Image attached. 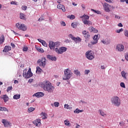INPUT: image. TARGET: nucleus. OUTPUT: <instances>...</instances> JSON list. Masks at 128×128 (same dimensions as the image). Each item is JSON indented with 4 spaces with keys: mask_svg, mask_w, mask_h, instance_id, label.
<instances>
[{
    "mask_svg": "<svg viewBox=\"0 0 128 128\" xmlns=\"http://www.w3.org/2000/svg\"><path fill=\"white\" fill-rule=\"evenodd\" d=\"M46 59L44 57H42L40 59H38L37 61V64H39L41 68H44L46 66Z\"/></svg>",
    "mask_w": 128,
    "mask_h": 128,
    "instance_id": "nucleus-5",
    "label": "nucleus"
},
{
    "mask_svg": "<svg viewBox=\"0 0 128 128\" xmlns=\"http://www.w3.org/2000/svg\"><path fill=\"white\" fill-rule=\"evenodd\" d=\"M34 82V79H32V78H30V79H29V80H28V82Z\"/></svg>",
    "mask_w": 128,
    "mask_h": 128,
    "instance_id": "nucleus-57",
    "label": "nucleus"
},
{
    "mask_svg": "<svg viewBox=\"0 0 128 128\" xmlns=\"http://www.w3.org/2000/svg\"><path fill=\"white\" fill-rule=\"evenodd\" d=\"M82 8H83V10H86V6H84V4H82Z\"/></svg>",
    "mask_w": 128,
    "mask_h": 128,
    "instance_id": "nucleus-60",
    "label": "nucleus"
},
{
    "mask_svg": "<svg viewBox=\"0 0 128 128\" xmlns=\"http://www.w3.org/2000/svg\"><path fill=\"white\" fill-rule=\"evenodd\" d=\"M64 124L66 126H69L70 125V121H68V120H64Z\"/></svg>",
    "mask_w": 128,
    "mask_h": 128,
    "instance_id": "nucleus-42",
    "label": "nucleus"
},
{
    "mask_svg": "<svg viewBox=\"0 0 128 128\" xmlns=\"http://www.w3.org/2000/svg\"><path fill=\"white\" fill-rule=\"evenodd\" d=\"M28 48L27 46H24L23 48V52H28Z\"/></svg>",
    "mask_w": 128,
    "mask_h": 128,
    "instance_id": "nucleus-47",
    "label": "nucleus"
},
{
    "mask_svg": "<svg viewBox=\"0 0 128 128\" xmlns=\"http://www.w3.org/2000/svg\"><path fill=\"white\" fill-rule=\"evenodd\" d=\"M72 26L74 28H76V27L78 26V23L76 22H72L71 24Z\"/></svg>",
    "mask_w": 128,
    "mask_h": 128,
    "instance_id": "nucleus-34",
    "label": "nucleus"
},
{
    "mask_svg": "<svg viewBox=\"0 0 128 128\" xmlns=\"http://www.w3.org/2000/svg\"><path fill=\"white\" fill-rule=\"evenodd\" d=\"M100 116H106V113H104V111L102 110H98Z\"/></svg>",
    "mask_w": 128,
    "mask_h": 128,
    "instance_id": "nucleus-26",
    "label": "nucleus"
},
{
    "mask_svg": "<svg viewBox=\"0 0 128 128\" xmlns=\"http://www.w3.org/2000/svg\"><path fill=\"white\" fill-rule=\"evenodd\" d=\"M44 96V94L42 92H38L36 93L33 95V96H36V98H42V96Z\"/></svg>",
    "mask_w": 128,
    "mask_h": 128,
    "instance_id": "nucleus-15",
    "label": "nucleus"
},
{
    "mask_svg": "<svg viewBox=\"0 0 128 128\" xmlns=\"http://www.w3.org/2000/svg\"><path fill=\"white\" fill-rule=\"evenodd\" d=\"M4 42V36L2 35L0 36V44H2Z\"/></svg>",
    "mask_w": 128,
    "mask_h": 128,
    "instance_id": "nucleus-24",
    "label": "nucleus"
},
{
    "mask_svg": "<svg viewBox=\"0 0 128 128\" xmlns=\"http://www.w3.org/2000/svg\"><path fill=\"white\" fill-rule=\"evenodd\" d=\"M57 8H58V10H62V12H66V8H64V6L62 4H58L57 6Z\"/></svg>",
    "mask_w": 128,
    "mask_h": 128,
    "instance_id": "nucleus-18",
    "label": "nucleus"
},
{
    "mask_svg": "<svg viewBox=\"0 0 128 128\" xmlns=\"http://www.w3.org/2000/svg\"><path fill=\"white\" fill-rule=\"evenodd\" d=\"M115 18H117L118 20H120V16H118V15H116L115 16Z\"/></svg>",
    "mask_w": 128,
    "mask_h": 128,
    "instance_id": "nucleus-56",
    "label": "nucleus"
},
{
    "mask_svg": "<svg viewBox=\"0 0 128 128\" xmlns=\"http://www.w3.org/2000/svg\"><path fill=\"white\" fill-rule=\"evenodd\" d=\"M125 58L128 62V53L125 54Z\"/></svg>",
    "mask_w": 128,
    "mask_h": 128,
    "instance_id": "nucleus-53",
    "label": "nucleus"
},
{
    "mask_svg": "<svg viewBox=\"0 0 128 128\" xmlns=\"http://www.w3.org/2000/svg\"><path fill=\"white\" fill-rule=\"evenodd\" d=\"M14 100H18L20 98V94H15L13 96Z\"/></svg>",
    "mask_w": 128,
    "mask_h": 128,
    "instance_id": "nucleus-28",
    "label": "nucleus"
},
{
    "mask_svg": "<svg viewBox=\"0 0 128 128\" xmlns=\"http://www.w3.org/2000/svg\"><path fill=\"white\" fill-rule=\"evenodd\" d=\"M74 74H76V76H80V72L78 70H74Z\"/></svg>",
    "mask_w": 128,
    "mask_h": 128,
    "instance_id": "nucleus-30",
    "label": "nucleus"
},
{
    "mask_svg": "<svg viewBox=\"0 0 128 128\" xmlns=\"http://www.w3.org/2000/svg\"><path fill=\"white\" fill-rule=\"evenodd\" d=\"M69 38H72V40H76V37L74 36H72V34H69Z\"/></svg>",
    "mask_w": 128,
    "mask_h": 128,
    "instance_id": "nucleus-40",
    "label": "nucleus"
},
{
    "mask_svg": "<svg viewBox=\"0 0 128 128\" xmlns=\"http://www.w3.org/2000/svg\"><path fill=\"white\" fill-rule=\"evenodd\" d=\"M22 10H28V6H22Z\"/></svg>",
    "mask_w": 128,
    "mask_h": 128,
    "instance_id": "nucleus-45",
    "label": "nucleus"
},
{
    "mask_svg": "<svg viewBox=\"0 0 128 128\" xmlns=\"http://www.w3.org/2000/svg\"><path fill=\"white\" fill-rule=\"evenodd\" d=\"M37 50H38L39 52H44V50L42 48H38Z\"/></svg>",
    "mask_w": 128,
    "mask_h": 128,
    "instance_id": "nucleus-39",
    "label": "nucleus"
},
{
    "mask_svg": "<svg viewBox=\"0 0 128 128\" xmlns=\"http://www.w3.org/2000/svg\"><path fill=\"white\" fill-rule=\"evenodd\" d=\"M32 72H26V70H24L23 76L24 78H32Z\"/></svg>",
    "mask_w": 128,
    "mask_h": 128,
    "instance_id": "nucleus-9",
    "label": "nucleus"
},
{
    "mask_svg": "<svg viewBox=\"0 0 128 128\" xmlns=\"http://www.w3.org/2000/svg\"><path fill=\"white\" fill-rule=\"evenodd\" d=\"M92 44L91 43L90 44H88V46H89V48H92Z\"/></svg>",
    "mask_w": 128,
    "mask_h": 128,
    "instance_id": "nucleus-63",
    "label": "nucleus"
},
{
    "mask_svg": "<svg viewBox=\"0 0 128 128\" xmlns=\"http://www.w3.org/2000/svg\"><path fill=\"white\" fill-rule=\"evenodd\" d=\"M124 32V29L122 28H121L120 30H116V32L118 34H120V32Z\"/></svg>",
    "mask_w": 128,
    "mask_h": 128,
    "instance_id": "nucleus-49",
    "label": "nucleus"
},
{
    "mask_svg": "<svg viewBox=\"0 0 128 128\" xmlns=\"http://www.w3.org/2000/svg\"><path fill=\"white\" fill-rule=\"evenodd\" d=\"M42 72V70L40 68V66H38L36 68V72L38 74H40Z\"/></svg>",
    "mask_w": 128,
    "mask_h": 128,
    "instance_id": "nucleus-27",
    "label": "nucleus"
},
{
    "mask_svg": "<svg viewBox=\"0 0 128 128\" xmlns=\"http://www.w3.org/2000/svg\"><path fill=\"white\" fill-rule=\"evenodd\" d=\"M33 124L36 126H40V124H42L40 119H36V120H34L33 122Z\"/></svg>",
    "mask_w": 128,
    "mask_h": 128,
    "instance_id": "nucleus-13",
    "label": "nucleus"
},
{
    "mask_svg": "<svg viewBox=\"0 0 128 128\" xmlns=\"http://www.w3.org/2000/svg\"><path fill=\"white\" fill-rule=\"evenodd\" d=\"M74 42H82V38H80V37H76V39Z\"/></svg>",
    "mask_w": 128,
    "mask_h": 128,
    "instance_id": "nucleus-37",
    "label": "nucleus"
},
{
    "mask_svg": "<svg viewBox=\"0 0 128 128\" xmlns=\"http://www.w3.org/2000/svg\"><path fill=\"white\" fill-rule=\"evenodd\" d=\"M0 110L2 112H8V110L6 107L0 106Z\"/></svg>",
    "mask_w": 128,
    "mask_h": 128,
    "instance_id": "nucleus-29",
    "label": "nucleus"
},
{
    "mask_svg": "<svg viewBox=\"0 0 128 128\" xmlns=\"http://www.w3.org/2000/svg\"><path fill=\"white\" fill-rule=\"evenodd\" d=\"M16 26L17 28H18V30H21L23 31L26 30V26L24 24H20L17 23L16 24Z\"/></svg>",
    "mask_w": 128,
    "mask_h": 128,
    "instance_id": "nucleus-8",
    "label": "nucleus"
},
{
    "mask_svg": "<svg viewBox=\"0 0 128 128\" xmlns=\"http://www.w3.org/2000/svg\"><path fill=\"white\" fill-rule=\"evenodd\" d=\"M61 24H62V26H66V22H61Z\"/></svg>",
    "mask_w": 128,
    "mask_h": 128,
    "instance_id": "nucleus-55",
    "label": "nucleus"
},
{
    "mask_svg": "<svg viewBox=\"0 0 128 128\" xmlns=\"http://www.w3.org/2000/svg\"><path fill=\"white\" fill-rule=\"evenodd\" d=\"M82 34L88 40V38H90V33L88 32H86V30H83L82 32Z\"/></svg>",
    "mask_w": 128,
    "mask_h": 128,
    "instance_id": "nucleus-12",
    "label": "nucleus"
},
{
    "mask_svg": "<svg viewBox=\"0 0 128 128\" xmlns=\"http://www.w3.org/2000/svg\"><path fill=\"white\" fill-rule=\"evenodd\" d=\"M72 76V72L70 69L67 68L64 70V76L62 78L64 80H68Z\"/></svg>",
    "mask_w": 128,
    "mask_h": 128,
    "instance_id": "nucleus-2",
    "label": "nucleus"
},
{
    "mask_svg": "<svg viewBox=\"0 0 128 128\" xmlns=\"http://www.w3.org/2000/svg\"><path fill=\"white\" fill-rule=\"evenodd\" d=\"M60 44V42H54L52 41L49 42V48L53 50H56V48H58Z\"/></svg>",
    "mask_w": 128,
    "mask_h": 128,
    "instance_id": "nucleus-4",
    "label": "nucleus"
},
{
    "mask_svg": "<svg viewBox=\"0 0 128 128\" xmlns=\"http://www.w3.org/2000/svg\"><path fill=\"white\" fill-rule=\"evenodd\" d=\"M116 48L118 52H122L124 50V46L122 44H118Z\"/></svg>",
    "mask_w": 128,
    "mask_h": 128,
    "instance_id": "nucleus-11",
    "label": "nucleus"
},
{
    "mask_svg": "<svg viewBox=\"0 0 128 128\" xmlns=\"http://www.w3.org/2000/svg\"><path fill=\"white\" fill-rule=\"evenodd\" d=\"M111 102L112 104H114L116 106H120V99L118 96H115L112 98Z\"/></svg>",
    "mask_w": 128,
    "mask_h": 128,
    "instance_id": "nucleus-3",
    "label": "nucleus"
},
{
    "mask_svg": "<svg viewBox=\"0 0 128 128\" xmlns=\"http://www.w3.org/2000/svg\"><path fill=\"white\" fill-rule=\"evenodd\" d=\"M66 47H61L59 49L58 48H55V52H57V54H62L63 52H66Z\"/></svg>",
    "mask_w": 128,
    "mask_h": 128,
    "instance_id": "nucleus-7",
    "label": "nucleus"
},
{
    "mask_svg": "<svg viewBox=\"0 0 128 128\" xmlns=\"http://www.w3.org/2000/svg\"><path fill=\"white\" fill-rule=\"evenodd\" d=\"M48 60H56V56H50V54H48L46 56Z\"/></svg>",
    "mask_w": 128,
    "mask_h": 128,
    "instance_id": "nucleus-22",
    "label": "nucleus"
},
{
    "mask_svg": "<svg viewBox=\"0 0 128 128\" xmlns=\"http://www.w3.org/2000/svg\"><path fill=\"white\" fill-rule=\"evenodd\" d=\"M91 10L92 12H95V14H100V12L98 10H95L94 9H91Z\"/></svg>",
    "mask_w": 128,
    "mask_h": 128,
    "instance_id": "nucleus-36",
    "label": "nucleus"
},
{
    "mask_svg": "<svg viewBox=\"0 0 128 128\" xmlns=\"http://www.w3.org/2000/svg\"><path fill=\"white\" fill-rule=\"evenodd\" d=\"M128 73L124 72V71H122L121 72V74L122 76V78H124L125 80H126V74Z\"/></svg>",
    "mask_w": 128,
    "mask_h": 128,
    "instance_id": "nucleus-25",
    "label": "nucleus"
},
{
    "mask_svg": "<svg viewBox=\"0 0 128 128\" xmlns=\"http://www.w3.org/2000/svg\"><path fill=\"white\" fill-rule=\"evenodd\" d=\"M120 124L121 126H124V124H125V123L124 122H120Z\"/></svg>",
    "mask_w": 128,
    "mask_h": 128,
    "instance_id": "nucleus-52",
    "label": "nucleus"
},
{
    "mask_svg": "<svg viewBox=\"0 0 128 128\" xmlns=\"http://www.w3.org/2000/svg\"><path fill=\"white\" fill-rule=\"evenodd\" d=\"M84 24H88V26H90L92 25V22L86 20H82Z\"/></svg>",
    "mask_w": 128,
    "mask_h": 128,
    "instance_id": "nucleus-16",
    "label": "nucleus"
},
{
    "mask_svg": "<svg viewBox=\"0 0 128 128\" xmlns=\"http://www.w3.org/2000/svg\"><path fill=\"white\" fill-rule=\"evenodd\" d=\"M74 114H80V110L76 108L75 110H74Z\"/></svg>",
    "mask_w": 128,
    "mask_h": 128,
    "instance_id": "nucleus-46",
    "label": "nucleus"
},
{
    "mask_svg": "<svg viewBox=\"0 0 128 128\" xmlns=\"http://www.w3.org/2000/svg\"><path fill=\"white\" fill-rule=\"evenodd\" d=\"M68 18H70V20H74L76 18V16L72 14L70 16H67Z\"/></svg>",
    "mask_w": 128,
    "mask_h": 128,
    "instance_id": "nucleus-32",
    "label": "nucleus"
},
{
    "mask_svg": "<svg viewBox=\"0 0 128 128\" xmlns=\"http://www.w3.org/2000/svg\"><path fill=\"white\" fill-rule=\"evenodd\" d=\"M100 68H102V70H105L106 68H104V66H102Z\"/></svg>",
    "mask_w": 128,
    "mask_h": 128,
    "instance_id": "nucleus-62",
    "label": "nucleus"
},
{
    "mask_svg": "<svg viewBox=\"0 0 128 128\" xmlns=\"http://www.w3.org/2000/svg\"><path fill=\"white\" fill-rule=\"evenodd\" d=\"M40 116H42V120H46V118H48V114H46V112H42L40 114Z\"/></svg>",
    "mask_w": 128,
    "mask_h": 128,
    "instance_id": "nucleus-23",
    "label": "nucleus"
},
{
    "mask_svg": "<svg viewBox=\"0 0 128 128\" xmlns=\"http://www.w3.org/2000/svg\"><path fill=\"white\" fill-rule=\"evenodd\" d=\"M11 46H12V48H14V46H15L14 44L12 42Z\"/></svg>",
    "mask_w": 128,
    "mask_h": 128,
    "instance_id": "nucleus-59",
    "label": "nucleus"
},
{
    "mask_svg": "<svg viewBox=\"0 0 128 128\" xmlns=\"http://www.w3.org/2000/svg\"><path fill=\"white\" fill-rule=\"evenodd\" d=\"M64 108H66V110H72V107H70V105L67 104H65L64 105Z\"/></svg>",
    "mask_w": 128,
    "mask_h": 128,
    "instance_id": "nucleus-31",
    "label": "nucleus"
},
{
    "mask_svg": "<svg viewBox=\"0 0 128 128\" xmlns=\"http://www.w3.org/2000/svg\"><path fill=\"white\" fill-rule=\"evenodd\" d=\"M20 18L22 20H24V14H20Z\"/></svg>",
    "mask_w": 128,
    "mask_h": 128,
    "instance_id": "nucleus-41",
    "label": "nucleus"
},
{
    "mask_svg": "<svg viewBox=\"0 0 128 128\" xmlns=\"http://www.w3.org/2000/svg\"><path fill=\"white\" fill-rule=\"evenodd\" d=\"M120 2H126V4H128V0H120Z\"/></svg>",
    "mask_w": 128,
    "mask_h": 128,
    "instance_id": "nucleus-54",
    "label": "nucleus"
},
{
    "mask_svg": "<svg viewBox=\"0 0 128 128\" xmlns=\"http://www.w3.org/2000/svg\"><path fill=\"white\" fill-rule=\"evenodd\" d=\"M90 70H84V74H90Z\"/></svg>",
    "mask_w": 128,
    "mask_h": 128,
    "instance_id": "nucleus-51",
    "label": "nucleus"
},
{
    "mask_svg": "<svg viewBox=\"0 0 128 128\" xmlns=\"http://www.w3.org/2000/svg\"><path fill=\"white\" fill-rule=\"evenodd\" d=\"M124 34L125 36H126V38H128V30H125L124 32Z\"/></svg>",
    "mask_w": 128,
    "mask_h": 128,
    "instance_id": "nucleus-44",
    "label": "nucleus"
},
{
    "mask_svg": "<svg viewBox=\"0 0 128 128\" xmlns=\"http://www.w3.org/2000/svg\"><path fill=\"white\" fill-rule=\"evenodd\" d=\"M38 40L40 42H41V44H42V42H44V40H42V39H38Z\"/></svg>",
    "mask_w": 128,
    "mask_h": 128,
    "instance_id": "nucleus-58",
    "label": "nucleus"
},
{
    "mask_svg": "<svg viewBox=\"0 0 128 128\" xmlns=\"http://www.w3.org/2000/svg\"><path fill=\"white\" fill-rule=\"evenodd\" d=\"M94 42H92L91 44H98V35H95L93 38Z\"/></svg>",
    "mask_w": 128,
    "mask_h": 128,
    "instance_id": "nucleus-14",
    "label": "nucleus"
},
{
    "mask_svg": "<svg viewBox=\"0 0 128 128\" xmlns=\"http://www.w3.org/2000/svg\"><path fill=\"white\" fill-rule=\"evenodd\" d=\"M42 46H45L46 48V46H48V44H46V42H44H44L42 43Z\"/></svg>",
    "mask_w": 128,
    "mask_h": 128,
    "instance_id": "nucleus-50",
    "label": "nucleus"
},
{
    "mask_svg": "<svg viewBox=\"0 0 128 128\" xmlns=\"http://www.w3.org/2000/svg\"><path fill=\"white\" fill-rule=\"evenodd\" d=\"M2 123L3 124L4 126L5 127H8L12 126V123L6 120L3 119L2 120Z\"/></svg>",
    "mask_w": 128,
    "mask_h": 128,
    "instance_id": "nucleus-10",
    "label": "nucleus"
},
{
    "mask_svg": "<svg viewBox=\"0 0 128 128\" xmlns=\"http://www.w3.org/2000/svg\"><path fill=\"white\" fill-rule=\"evenodd\" d=\"M108 4L106 3H104V8L105 11H106L107 12H110V8H108Z\"/></svg>",
    "mask_w": 128,
    "mask_h": 128,
    "instance_id": "nucleus-21",
    "label": "nucleus"
},
{
    "mask_svg": "<svg viewBox=\"0 0 128 128\" xmlns=\"http://www.w3.org/2000/svg\"><path fill=\"white\" fill-rule=\"evenodd\" d=\"M0 98L4 100V102L8 101V96L6 94L2 95Z\"/></svg>",
    "mask_w": 128,
    "mask_h": 128,
    "instance_id": "nucleus-17",
    "label": "nucleus"
},
{
    "mask_svg": "<svg viewBox=\"0 0 128 128\" xmlns=\"http://www.w3.org/2000/svg\"><path fill=\"white\" fill-rule=\"evenodd\" d=\"M12 50V47L8 46H6L4 48V49L3 50L4 52H10V50Z\"/></svg>",
    "mask_w": 128,
    "mask_h": 128,
    "instance_id": "nucleus-19",
    "label": "nucleus"
},
{
    "mask_svg": "<svg viewBox=\"0 0 128 128\" xmlns=\"http://www.w3.org/2000/svg\"><path fill=\"white\" fill-rule=\"evenodd\" d=\"M41 86L46 92H53L54 90V87L52 85V83L48 81H44L42 83Z\"/></svg>",
    "mask_w": 128,
    "mask_h": 128,
    "instance_id": "nucleus-1",
    "label": "nucleus"
},
{
    "mask_svg": "<svg viewBox=\"0 0 128 128\" xmlns=\"http://www.w3.org/2000/svg\"><path fill=\"white\" fill-rule=\"evenodd\" d=\"M82 18H84L83 20H89L90 16L88 15H84L82 16Z\"/></svg>",
    "mask_w": 128,
    "mask_h": 128,
    "instance_id": "nucleus-33",
    "label": "nucleus"
},
{
    "mask_svg": "<svg viewBox=\"0 0 128 128\" xmlns=\"http://www.w3.org/2000/svg\"><path fill=\"white\" fill-rule=\"evenodd\" d=\"M34 110H36V108L32 107L29 108H28V112H34Z\"/></svg>",
    "mask_w": 128,
    "mask_h": 128,
    "instance_id": "nucleus-35",
    "label": "nucleus"
},
{
    "mask_svg": "<svg viewBox=\"0 0 128 128\" xmlns=\"http://www.w3.org/2000/svg\"><path fill=\"white\" fill-rule=\"evenodd\" d=\"M12 90V86H8L7 88L6 92H10V90Z\"/></svg>",
    "mask_w": 128,
    "mask_h": 128,
    "instance_id": "nucleus-43",
    "label": "nucleus"
},
{
    "mask_svg": "<svg viewBox=\"0 0 128 128\" xmlns=\"http://www.w3.org/2000/svg\"><path fill=\"white\" fill-rule=\"evenodd\" d=\"M54 104L55 108H58V106H60V102H54Z\"/></svg>",
    "mask_w": 128,
    "mask_h": 128,
    "instance_id": "nucleus-38",
    "label": "nucleus"
},
{
    "mask_svg": "<svg viewBox=\"0 0 128 128\" xmlns=\"http://www.w3.org/2000/svg\"><path fill=\"white\" fill-rule=\"evenodd\" d=\"M86 58L92 60H94V53L92 50L87 51L86 53Z\"/></svg>",
    "mask_w": 128,
    "mask_h": 128,
    "instance_id": "nucleus-6",
    "label": "nucleus"
},
{
    "mask_svg": "<svg viewBox=\"0 0 128 128\" xmlns=\"http://www.w3.org/2000/svg\"><path fill=\"white\" fill-rule=\"evenodd\" d=\"M14 84H18V81L17 80H14Z\"/></svg>",
    "mask_w": 128,
    "mask_h": 128,
    "instance_id": "nucleus-64",
    "label": "nucleus"
},
{
    "mask_svg": "<svg viewBox=\"0 0 128 128\" xmlns=\"http://www.w3.org/2000/svg\"><path fill=\"white\" fill-rule=\"evenodd\" d=\"M88 30H90V32H94L95 34H96V32H98V30H96V28H94V27L92 26V27H90L88 28Z\"/></svg>",
    "mask_w": 128,
    "mask_h": 128,
    "instance_id": "nucleus-20",
    "label": "nucleus"
},
{
    "mask_svg": "<svg viewBox=\"0 0 128 128\" xmlns=\"http://www.w3.org/2000/svg\"><path fill=\"white\" fill-rule=\"evenodd\" d=\"M120 86L122 88H126V85L124 84V82H121L120 84Z\"/></svg>",
    "mask_w": 128,
    "mask_h": 128,
    "instance_id": "nucleus-48",
    "label": "nucleus"
},
{
    "mask_svg": "<svg viewBox=\"0 0 128 128\" xmlns=\"http://www.w3.org/2000/svg\"><path fill=\"white\" fill-rule=\"evenodd\" d=\"M118 26H120V28H122V23H119L118 24Z\"/></svg>",
    "mask_w": 128,
    "mask_h": 128,
    "instance_id": "nucleus-61",
    "label": "nucleus"
}]
</instances>
